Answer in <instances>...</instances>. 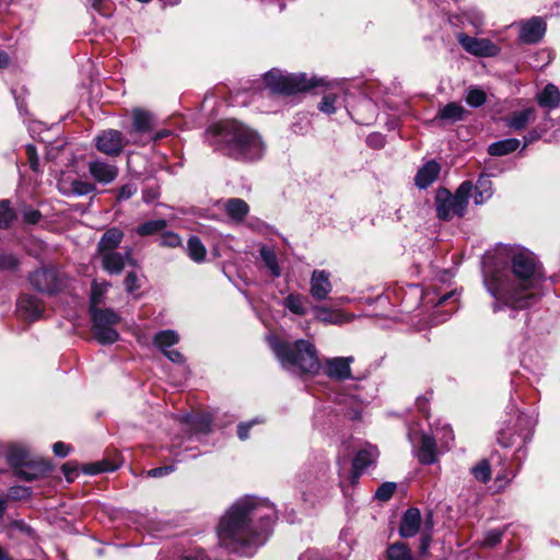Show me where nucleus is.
Listing matches in <instances>:
<instances>
[{
  "label": "nucleus",
  "mask_w": 560,
  "mask_h": 560,
  "mask_svg": "<svg viewBox=\"0 0 560 560\" xmlns=\"http://www.w3.org/2000/svg\"><path fill=\"white\" fill-rule=\"evenodd\" d=\"M542 268L535 255L525 248L511 252V271L495 270L485 279L489 293L495 299L494 311L499 303L523 310L538 300L537 290L544 280Z\"/></svg>",
  "instance_id": "f257e3e1"
},
{
  "label": "nucleus",
  "mask_w": 560,
  "mask_h": 560,
  "mask_svg": "<svg viewBox=\"0 0 560 560\" xmlns=\"http://www.w3.org/2000/svg\"><path fill=\"white\" fill-rule=\"evenodd\" d=\"M276 510L267 501L245 497L236 501L220 518L217 535L221 546L238 551L244 547L264 544Z\"/></svg>",
  "instance_id": "f03ea898"
},
{
  "label": "nucleus",
  "mask_w": 560,
  "mask_h": 560,
  "mask_svg": "<svg viewBox=\"0 0 560 560\" xmlns=\"http://www.w3.org/2000/svg\"><path fill=\"white\" fill-rule=\"evenodd\" d=\"M224 143L225 153L243 160L258 159L264 153V143L254 130L236 120H225L208 130Z\"/></svg>",
  "instance_id": "7ed1b4c3"
},
{
  "label": "nucleus",
  "mask_w": 560,
  "mask_h": 560,
  "mask_svg": "<svg viewBox=\"0 0 560 560\" xmlns=\"http://www.w3.org/2000/svg\"><path fill=\"white\" fill-rule=\"evenodd\" d=\"M271 347L285 369L305 374H316L320 364L315 346L306 340L294 343L273 341Z\"/></svg>",
  "instance_id": "20e7f679"
},
{
  "label": "nucleus",
  "mask_w": 560,
  "mask_h": 560,
  "mask_svg": "<svg viewBox=\"0 0 560 560\" xmlns=\"http://www.w3.org/2000/svg\"><path fill=\"white\" fill-rule=\"evenodd\" d=\"M124 232L118 228H112L102 235L97 243L95 257L109 275H119L126 266L135 264L131 248L127 247L124 252L118 250Z\"/></svg>",
  "instance_id": "39448f33"
},
{
  "label": "nucleus",
  "mask_w": 560,
  "mask_h": 560,
  "mask_svg": "<svg viewBox=\"0 0 560 560\" xmlns=\"http://www.w3.org/2000/svg\"><path fill=\"white\" fill-rule=\"evenodd\" d=\"M472 184L466 180L452 195L447 189H439L435 197L436 214L440 220L448 221L454 217H463L471 196Z\"/></svg>",
  "instance_id": "423d86ee"
},
{
  "label": "nucleus",
  "mask_w": 560,
  "mask_h": 560,
  "mask_svg": "<svg viewBox=\"0 0 560 560\" xmlns=\"http://www.w3.org/2000/svg\"><path fill=\"white\" fill-rule=\"evenodd\" d=\"M266 85L275 93L293 94L313 86L305 74H282L272 70L265 75Z\"/></svg>",
  "instance_id": "0eeeda50"
},
{
  "label": "nucleus",
  "mask_w": 560,
  "mask_h": 560,
  "mask_svg": "<svg viewBox=\"0 0 560 560\" xmlns=\"http://www.w3.org/2000/svg\"><path fill=\"white\" fill-rule=\"evenodd\" d=\"M8 460L12 466L19 469V474L27 481L49 470V465L46 462L32 460L30 453L20 446H12L10 448Z\"/></svg>",
  "instance_id": "6e6552de"
},
{
  "label": "nucleus",
  "mask_w": 560,
  "mask_h": 560,
  "mask_svg": "<svg viewBox=\"0 0 560 560\" xmlns=\"http://www.w3.org/2000/svg\"><path fill=\"white\" fill-rule=\"evenodd\" d=\"M93 334L98 342L114 343L118 340V332L113 328L118 324L120 317L112 310H95L92 313Z\"/></svg>",
  "instance_id": "1a4fd4ad"
},
{
  "label": "nucleus",
  "mask_w": 560,
  "mask_h": 560,
  "mask_svg": "<svg viewBox=\"0 0 560 560\" xmlns=\"http://www.w3.org/2000/svg\"><path fill=\"white\" fill-rule=\"evenodd\" d=\"M130 142L124 135L115 129L104 130L95 138L96 149L108 156H118Z\"/></svg>",
  "instance_id": "9d476101"
},
{
  "label": "nucleus",
  "mask_w": 560,
  "mask_h": 560,
  "mask_svg": "<svg viewBox=\"0 0 560 560\" xmlns=\"http://www.w3.org/2000/svg\"><path fill=\"white\" fill-rule=\"evenodd\" d=\"M457 39L467 52L477 57H494L500 51V48L488 38H476L459 33Z\"/></svg>",
  "instance_id": "9b49d317"
},
{
  "label": "nucleus",
  "mask_w": 560,
  "mask_h": 560,
  "mask_svg": "<svg viewBox=\"0 0 560 560\" xmlns=\"http://www.w3.org/2000/svg\"><path fill=\"white\" fill-rule=\"evenodd\" d=\"M155 126L154 117L151 113L135 108L132 110V127L130 130V142L133 144H144L142 136L151 132Z\"/></svg>",
  "instance_id": "f8f14e48"
},
{
  "label": "nucleus",
  "mask_w": 560,
  "mask_h": 560,
  "mask_svg": "<svg viewBox=\"0 0 560 560\" xmlns=\"http://www.w3.org/2000/svg\"><path fill=\"white\" fill-rule=\"evenodd\" d=\"M331 290L330 273L325 270H314L311 277V295L317 301H324Z\"/></svg>",
  "instance_id": "ddd939ff"
},
{
  "label": "nucleus",
  "mask_w": 560,
  "mask_h": 560,
  "mask_svg": "<svg viewBox=\"0 0 560 560\" xmlns=\"http://www.w3.org/2000/svg\"><path fill=\"white\" fill-rule=\"evenodd\" d=\"M30 282L39 292L51 293L57 289V276L52 269H38L30 276Z\"/></svg>",
  "instance_id": "4468645a"
},
{
  "label": "nucleus",
  "mask_w": 560,
  "mask_h": 560,
  "mask_svg": "<svg viewBox=\"0 0 560 560\" xmlns=\"http://www.w3.org/2000/svg\"><path fill=\"white\" fill-rule=\"evenodd\" d=\"M43 312L44 306L35 296L24 294L18 301V313L26 320H36L42 316Z\"/></svg>",
  "instance_id": "2eb2a0df"
},
{
  "label": "nucleus",
  "mask_w": 560,
  "mask_h": 560,
  "mask_svg": "<svg viewBox=\"0 0 560 560\" xmlns=\"http://www.w3.org/2000/svg\"><path fill=\"white\" fill-rule=\"evenodd\" d=\"M546 25L540 18H533L521 25L520 39L526 44H534L541 39Z\"/></svg>",
  "instance_id": "dca6fc26"
},
{
  "label": "nucleus",
  "mask_w": 560,
  "mask_h": 560,
  "mask_svg": "<svg viewBox=\"0 0 560 560\" xmlns=\"http://www.w3.org/2000/svg\"><path fill=\"white\" fill-rule=\"evenodd\" d=\"M352 357H339L326 360V374L330 378L347 380L351 377Z\"/></svg>",
  "instance_id": "f3484780"
},
{
  "label": "nucleus",
  "mask_w": 560,
  "mask_h": 560,
  "mask_svg": "<svg viewBox=\"0 0 560 560\" xmlns=\"http://www.w3.org/2000/svg\"><path fill=\"white\" fill-rule=\"evenodd\" d=\"M89 172L95 180L102 184L112 183L118 175L115 165L98 160L89 163Z\"/></svg>",
  "instance_id": "a211bd4d"
},
{
  "label": "nucleus",
  "mask_w": 560,
  "mask_h": 560,
  "mask_svg": "<svg viewBox=\"0 0 560 560\" xmlns=\"http://www.w3.org/2000/svg\"><path fill=\"white\" fill-rule=\"evenodd\" d=\"M421 524V514L418 509H409L405 512L401 524L399 527V534L402 537L415 536Z\"/></svg>",
  "instance_id": "6ab92c4d"
},
{
  "label": "nucleus",
  "mask_w": 560,
  "mask_h": 560,
  "mask_svg": "<svg viewBox=\"0 0 560 560\" xmlns=\"http://www.w3.org/2000/svg\"><path fill=\"white\" fill-rule=\"evenodd\" d=\"M378 454L376 446L368 444L357 453L353 459V470L359 472L373 465L376 462Z\"/></svg>",
  "instance_id": "aec40b11"
},
{
  "label": "nucleus",
  "mask_w": 560,
  "mask_h": 560,
  "mask_svg": "<svg viewBox=\"0 0 560 560\" xmlns=\"http://www.w3.org/2000/svg\"><path fill=\"white\" fill-rule=\"evenodd\" d=\"M440 170L441 167L436 162H428L418 171L415 178L416 185L422 189L427 188L436 179Z\"/></svg>",
  "instance_id": "412c9836"
},
{
  "label": "nucleus",
  "mask_w": 560,
  "mask_h": 560,
  "mask_svg": "<svg viewBox=\"0 0 560 560\" xmlns=\"http://www.w3.org/2000/svg\"><path fill=\"white\" fill-rule=\"evenodd\" d=\"M465 108L457 103H448L444 107H442L434 120L444 121V122H456L464 119Z\"/></svg>",
  "instance_id": "4be33fe9"
},
{
  "label": "nucleus",
  "mask_w": 560,
  "mask_h": 560,
  "mask_svg": "<svg viewBox=\"0 0 560 560\" xmlns=\"http://www.w3.org/2000/svg\"><path fill=\"white\" fill-rule=\"evenodd\" d=\"M315 318L326 324L341 325L350 320V316L325 306L314 307Z\"/></svg>",
  "instance_id": "5701e85b"
},
{
  "label": "nucleus",
  "mask_w": 560,
  "mask_h": 560,
  "mask_svg": "<svg viewBox=\"0 0 560 560\" xmlns=\"http://www.w3.org/2000/svg\"><path fill=\"white\" fill-rule=\"evenodd\" d=\"M418 458L422 464H432L436 460V446L431 436L422 435Z\"/></svg>",
  "instance_id": "b1692460"
},
{
  "label": "nucleus",
  "mask_w": 560,
  "mask_h": 560,
  "mask_svg": "<svg viewBox=\"0 0 560 560\" xmlns=\"http://www.w3.org/2000/svg\"><path fill=\"white\" fill-rule=\"evenodd\" d=\"M560 103V91L553 84H547L538 95V104L547 108H556Z\"/></svg>",
  "instance_id": "393cba45"
},
{
  "label": "nucleus",
  "mask_w": 560,
  "mask_h": 560,
  "mask_svg": "<svg viewBox=\"0 0 560 560\" xmlns=\"http://www.w3.org/2000/svg\"><path fill=\"white\" fill-rule=\"evenodd\" d=\"M492 196V183L488 175H481L475 187L474 201L476 205H482Z\"/></svg>",
  "instance_id": "a878e982"
},
{
  "label": "nucleus",
  "mask_w": 560,
  "mask_h": 560,
  "mask_svg": "<svg viewBox=\"0 0 560 560\" xmlns=\"http://www.w3.org/2000/svg\"><path fill=\"white\" fill-rule=\"evenodd\" d=\"M520 147V140L515 138L500 140L489 145L488 153L493 156H501L514 152Z\"/></svg>",
  "instance_id": "bb28decb"
},
{
  "label": "nucleus",
  "mask_w": 560,
  "mask_h": 560,
  "mask_svg": "<svg viewBox=\"0 0 560 560\" xmlns=\"http://www.w3.org/2000/svg\"><path fill=\"white\" fill-rule=\"evenodd\" d=\"M535 118V110L533 108H526L520 112L513 113L508 120V126L514 130L524 129Z\"/></svg>",
  "instance_id": "cd10ccee"
},
{
  "label": "nucleus",
  "mask_w": 560,
  "mask_h": 560,
  "mask_svg": "<svg viewBox=\"0 0 560 560\" xmlns=\"http://www.w3.org/2000/svg\"><path fill=\"white\" fill-rule=\"evenodd\" d=\"M248 205L238 198L229 199L225 203L226 213L236 221H242L248 213Z\"/></svg>",
  "instance_id": "c85d7f7f"
},
{
  "label": "nucleus",
  "mask_w": 560,
  "mask_h": 560,
  "mask_svg": "<svg viewBox=\"0 0 560 560\" xmlns=\"http://www.w3.org/2000/svg\"><path fill=\"white\" fill-rule=\"evenodd\" d=\"M307 298L301 295V294H289L283 300V306L287 307L290 312L296 315H305L307 312L306 303Z\"/></svg>",
  "instance_id": "c756f323"
},
{
  "label": "nucleus",
  "mask_w": 560,
  "mask_h": 560,
  "mask_svg": "<svg viewBox=\"0 0 560 560\" xmlns=\"http://www.w3.org/2000/svg\"><path fill=\"white\" fill-rule=\"evenodd\" d=\"M167 222L164 219L147 221L137 226L136 233L140 236H149L165 230Z\"/></svg>",
  "instance_id": "7c9ffc66"
},
{
  "label": "nucleus",
  "mask_w": 560,
  "mask_h": 560,
  "mask_svg": "<svg viewBox=\"0 0 560 560\" xmlns=\"http://www.w3.org/2000/svg\"><path fill=\"white\" fill-rule=\"evenodd\" d=\"M187 252L189 257L196 262L202 261L207 253L206 247L203 246L201 241L196 236H192L188 240Z\"/></svg>",
  "instance_id": "2f4dec72"
},
{
  "label": "nucleus",
  "mask_w": 560,
  "mask_h": 560,
  "mask_svg": "<svg viewBox=\"0 0 560 560\" xmlns=\"http://www.w3.org/2000/svg\"><path fill=\"white\" fill-rule=\"evenodd\" d=\"M109 283L93 282L91 287V313L95 310H100L97 306L103 302V296L106 293Z\"/></svg>",
  "instance_id": "473e14b6"
},
{
  "label": "nucleus",
  "mask_w": 560,
  "mask_h": 560,
  "mask_svg": "<svg viewBox=\"0 0 560 560\" xmlns=\"http://www.w3.org/2000/svg\"><path fill=\"white\" fill-rule=\"evenodd\" d=\"M178 335L174 330H163L155 335L154 345L162 351L177 343Z\"/></svg>",
  "instance_id": "72a5a7b5"
},
{
  "label": "nucleus",
  "mask_w": 560,
  "mask_h": 560,
  "mask_svg": "<svg viewBox=\"0 0 560 560\" xmlns=\"http://www.w3.org/2000/svg\"><path fill=\"white\" fill-rule=\"evenodd\" d=\"M388 560H412L410 550L402 542H395L387 549Z\"/></svg>",
  "instance_id": "f704fd0d"
},
{
  "label": "nucleus",
  "mask_w": 560,
  "mask_h": 560,
  "mask_svg": "<svg viewBox=\"0 0 560 560\" xmlns=\"http://www.w3.org/2000/svg\"><path fill=\"white\" fill-rule=\"evenodd\" d=\"M260 257L262 261L265 262L266 267L270 270L272 276L279 277L281 273V270L278 266V260L275 252L267 247H261L260 249Z\"/></svg>",
  "instance_id": "c9c22d12"
},
{
  "label": "nucleus",
  "mask_w": 560,
  "mask_h": 560,
  "mask_svg": "<svg viewBox=\"0 0 560 560\" xmlns=\"http://www.w3.org/2000/svg\"><path fill=\"white\" fill-rule=\"evenodd\" d=\"M475 478L481 482H488L491 479L490 465L487 460L480 462L471 469Z\"/></svg>",
  "instance_id": "e433bc0d"
},
{
  "label": "nucleus",
  "mask_w": 560,
  "mask_h": 560,
  "mask_svg": "<svg viewBox=\"0 0 560 560\" xmlns=\"http://www.w3.org/2000/svg\"><path fill=\"white\" fill-rule=\"evenodd\" d=\"M15 213L7 200L0 201V228H8L14 220Z\"/></svg>",
  "instance_id": "4c0bfd02"
},
{
  "label": "nucleus",
  "mask_w": 560,
  "mask_h": 560,
  "mask_svg": "<svg viewBox=\"0 0 560 560\" xmlns=\"http://www.w3.org/2000/svg\"><path fill=\"white\" fill-rule=\"evenodd\" d=\"M117 465H114L107 460H102L88 465L84 468V471L90 475H96L104 471H114L115 469H117Z\"/></svg>",
  "instance_id": "58836bf2"
},
{
  "label": "nucleus",
  "mask_w": 560,
  "mask_h": 560,
  "mask_svg": "<svg viewBox=\"0 0 560 560\" xmlns=\"http://www.w3.org/2000/svg\"><path fill=\"white\" fill-rule=\"evenodd\" d=\"M467 104L472 107H479L486 102V93L480 89H470L465 97Z\"/></svg>",
  "instance_id": "ea45409f"
},
{
  "label": "nucleus",
  "mask_w": 560,
  "mask_h": 560,
  "mask_svg": "<svg viewBox=\"0 0 560 560\" xmlns=\"http://www.w3.org/2000/svg\"><path fill=\"white\" fill-rule=\"evenodd\" d=\"M160 245L163 247L176 248L182 245V238L174 232H163L160 238Z\"/></svg>",
  "instance_id": "a19ab883"
},
{
  "label": "nucleus",
  "mask_w": 560,
  "mask_h": 560,
  "mask_svg": "<svg viewBox=\"0 0 560 560\" xmlns=\"http://www.w3.org/2000/svg\"><path fill=\"white\" fill-rule=\"evenodd\" d=\"M395 489L396 485L394 482L382 483L375 492V498L381 501H387L394 494Z\"/></svg>",
  "instance_id": "79ce46f5"
},
{
  "label": "nucleus",
  "mask_w": 560,
  "mask_h": 560,
  "mask_svg": "<svg viewBox=\"0 0 560 560\" xmlns=\"http://www.w3.org/2000/svg\"><path fill=\"white\" fill-rule=\"evenodd\" d=\"M72 191L75 194V195H79V196H82V195H88L90 194L91 191L94 190V185L91 184V183H86V182H82V180H73L72 184Z\"/></svg>",
  "instance_id": "37998d69"
},
{
  "label": "nucleus",
  "mask_w": 560,
  "mask_h": 560,
  "mask_svg": "<svg viewBox=\"0 0 560 560\" xmlns=\"http://www.w3.org/2000/svg\"><path fill=\"white\" fill-rule=\"evenodd\" d=\"M335 101H336L335 95H332V94L325 95L322 98V102L319 103V109L326 114L335 113V106H334Z\"/></svg>",
  "instance_id": "c03bdc74"
},
{
  "label": "nucleus",
  "mask_w": 560,
  "mask_h": 560,
  "mask_svg": "<svg viewBox=\"0 0 560 560\" xmlns=\"http://www.w3.org/2000/svg\"><path fill=\"white\" fill-rule=\"evenodd\" d=\"M124 283H125L126 290L128 292L131 293L135 290H137L139 288L137 273L133 271L128 272V275L125 278Z\"/></svg>",
  "instance_id": "a18cd8bd"
},
{
  "label": "nucleus",
  "mask_w": 560,
  "mask_h": 560,
  "mask_svg": "<svg viewBox=\"0 0 560 560\" xmlns=\"http://www.w3.org/2000/svg\"><path fill=\"white\" fill-rule=\"evenodd\" d=\"M137 191V187L133 184L124 185L118 192V200H127L132 197Z\"/></svg>",
  "instance_id": "49530a36"
},
{
  "label": "nucleus",
  "mask_w": 560,
  "mask_h": 560,
  "mask_svg": "<svg viewBox=\"0 0 560 560\" xmlns=\"http://www.w3.org/2000/svg\"><path fill=\"white\" fill-rule=\"evenodd\" d=\"M26 154H27L28 162H30L32 170L37 172L39 163H38V156H37L35 147L32 144H28L26 147Z\"/></svg>",
  "instance_id": "de8ad7c7"
},
{
  "label": "nucleus",
  "mask_w": 560,
  "mask_h": 560,
  "mask_svg": "<svg viewBox=\"0 0 560 560\" xmlns=\"http://www.w3.org/2000/svg\"><path fill=\"white\" fill-rule=\"evenodd\" d=\"M16 265L18 260L13 255L0 256V269H14Z\"/></svg>",
  "instance_id": "09e8293b"
},
{
  "label": "nucleus",
  "mask_w": 560,
  "mask_h": 560,
  "mask_svg": "<svg viewBox=\"0 0 560 560\" xmlns=\"http://www.w3.org/2000/svg\"><path fill=\"white\" fill-rule=\"evenodd\" d=\"M54 453L59 457H66L69 454L70 446L63 442H56L52 445Z\"/></svg>",
  "instance_id": "8fccbe9b"
},
{
  "label": "nucleus",
  "mask_w": 560,
  "mask_h": 560,
  "mask_svg": "<svg viewBox=\"0 0 560 560\" xmlns=\"http://www.w3.org/2000/svg\"><path fill=\"white\" fill-rule=\"evenodd\" d=\"M257 423L256 420L247 422V423H241L237 428V435L241 440H246L248 438V431L253 427V424Z\"/></svg>",
  "instance_id": "3c124183"
},
{
  "label": "nucleus",
  "mask_w": 560,
  "mask_h": 560,
  "mask_svg": "<svg viewBox=\"0 0 560 560\" xmlns=\"http://www.w3.org/2000/svg\"><path fill=\"white\" fill-rule=\"evenodd\" d=\"M23 218L28 223H36L40 218V213L37 210L28 209L23 212Z\"/></svg>",
  "instance_id": "603ef678"
},
{
  "label": "nucleus",
  "mask_w": 560,
  "mask_h": 560,
  "mask_svg": "<svg viewBox=\"0 0 560 560\" xmlns=\"http://www.w3.org/2000/svg\"><path fill=\"white\" fill-rule=\"evenodd\" d=\"M173 471V467L164 466L159 468H153L148 471V476L150 477H162Z\"/></svg>",
  "instance_id": "864d4df0"
},
{
  "label": "nucleus",
  "mask_w": 560,
  "mask_h": 560,
  "mask_svg": "<svg viewBox=\"0 0 560 560\" xmlns=\"http://www.w3.org/2000/svg\"><path fill=\"white\" fill-rule=\"evenodd\" d=\"M163 353L172 361V362H175V363H180L183 361V355L180 354V352H178L177 350H170V349H165L163 350Z\"/></svg>",
  "instance_id": "5fc2aeb1"
},
{
  "label": "nucleus",
  "mask_w": 560,
  "mask_h": 560,
  "mask_svg": "<svg viewBox=\"0 0 560 560\" xmlns=\"http://www.w3.org/2000/svg\"><path fill=\"white\" fill-rule=\"evenodd\" d=\"M11 526L20 532H23V533H26V534H31L32 533V529L28 525H26L23 521H13L11 523Z\"/></svg>",
  "instance_id": "6e6d98bb"
},
{
  "label": "nucleus",
  "mask_w": 560,
  "mask_h": 560,
  "mask_svg": "<svg viewBox=\"0 0 560 560\" xmlns=\"http://www.w3.org/2000/svg\"><path fill=\"white\" fill-rule=\"evenodd\" d=\"M368 142L373 147H382L384 143V139L381 135H371L368 138Z\"/></svg>",
  "instance_id": "4d7b16f0"
},
{
  "label": "nucleus",
  "mask_w": 560,
  "mask_h": 560,
  "mask_svg": "<svg viewBox=\"0 0 560 560\" xmlns=\"http://www.w3.org/2000/svg\"><path fill=\"white\" fill-rule=\"evenodd\" d=\"M171 135V131L170 130H166V129H163L161 131H158L156 133H154L152 137H151V140L153 142H156L163 138H166Z\"/></svg>",
  "instance_id": "13d9d810"
},
{
  "label": "nucleus",
  "mask_w": 560,
  "mask_h": 560,
  "mask_svg": "<svg viewBox=\"0 0 560 560\" xmlns=\"http://www.w3.org/2000/svg\"><path fill=\"white\" fill-rule=\"evenodd\" d=\"M500 539H501V534L500 533H491L487 537V544L490 545V546H493L497 542H499Z\"/></svg>",
  "instance_id": "bf43d9fd"
},
{
  "label": "nucleus",
  "mask_w": 560,
  "mask_h": 560,
  "mask_svg": "<svg viewBox=\"0 0 560 560\" xmlns=\"http://www.w3.org/2000/svg\"><path fill=\"white\" fill-rule=\"evenodd\" d=\"M9 56L4 51H0V69L8 67Z\"/></svg>",
  "instance_id": "052dcab7"
},
{
  "label": "nucleus",
  "mask_w": 560,
  "mask_h": 560,
  "mask_svg": "<svg viewBox=\"0 0 560 560\" xmlns=\"http://www.w3.org/2000/svg\"><path fill=\"white\" fill-rule=\"evenodd\" d=\"M538 137L539 136L535 131H530L528 136L525 137V144L535 141L536 139H538Z\"/></svg>",
  "instance_id": "680f3d73"
},
{
  "label": "nucleus",
  "mask_w": 560,
  "mask_h": 560,
  "mask_svg": "<svg viewBox=\"0 0 560 560\" xmlns=\"http://www.w3.org/2000/svg\"><path fill=\"white\" fill-rule=\"evenodd\" d=\"M0 560H11L1 547H0Z\"/></svg>",
  "instance_id": "e2e57ef3"
},
{
  "label": "nucleus",
  "mask_w": 560,
  "mask_h": 560,
  "mask_svg": "<svg viewBox=\"0 0 560 560\" xmlns=\"http://www.w3.org/2000/svg\"><path fill=\"white\" fill-rule=\"evenodd\" d=\"M63 471H65V475L67 477L68 480H70V472H71V469H68V465H63L62 467Z\"/></svg>",
  "instance_id": "0e129e2a"
},
{
  "label": "nucleus",
  "mask_w": 560,
  "mask_h": 560,
  "mask_svg": "<svg viewBox=\"0 0 560 560\" xmlns=\"http://www.w3.org/2000/svg\"><path fill=\"white\" fill-rule=\"evenodd\" d=\"M93 8L97 9L102 0H91Z\"/></svg>",
  "instance_id": "69168bd1"
},
{
  "label": "nucleus",
  "mask_w": 560,
  "mask_h": 560,
  "mask_svg": "<svg viewBox=\"0 0 560 560\" xmlns=\"http://www.w3.org/2000/svg\"><path fill=\"white\" fill-rule=\"evenodd\" d=\"M478 23L481 24V16H478Z\"/></svg>",
  "instance_id": "338daca9"
},
{
  "label": "nucleus",
  "mask_w": 560,
  "mask_h": 560,
  "mask_svg": "<svg viewBox=\"0 0 560 560\" xmlns=\"http://www.w3.org/2000/svg\"><path fill=\"white\" fill-rule=\"evenodd\" d=\"M11 493H12V494H14V493H15L14 488H11Z\"/></svg>",
  "instance_id": "774afa93"
}]
</instances>
